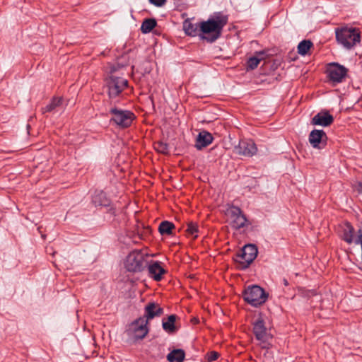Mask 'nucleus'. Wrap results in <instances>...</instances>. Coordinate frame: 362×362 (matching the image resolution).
Returning a JSON list of instances; mask_svg holds the SVG:
<instances>
[{
	"instance_id": "1",
	"label": "nucleus",
	"mask_w": 362,
	"mask_h": 362,
	"mask_svg": "<svg viewBox=\"0 0 362 362\" xmlns=\"http://www.w3.org/2000/svg\"><path fill=\"white\" fill-rule=\"evenodd\" d=\"M228 23V16L221 12L214 13L207 21L199 22L200 39L213 43L222 34L225 25Z\"/></svg>"
},
{
	"instance_id": "2",
	"label": "nucleus",
	"mask_w": 362,
	"mask_h": 362,
	"mask_svg": "<svg viewBox=\"0 0 362 362\" xmlns=\"http://www.w3.org/2000/svg\"><path fill=\"white\" fill-rule=\"evenodd\" d=\"M337 42L346 49H353L361 42V32L359 29L353 27H339L335 28Z\"/></svg>"
},
{
	"instance_id": "3",
	"label": "nucleus",
	"mask_w": 362,
	"mask_h": 362,
	"mask_svg": "<svg viewBox=\"0 0 362 362\" xmlns=\"http://www.w3.org/2000/svg\"><path fill=\"white\" fill-rule=\"evenodd\" d=\"M258 254L257 247L254 244L245 245L233 257L236 267L240 270H245L255 259Z\"/></svg>"
},
{
	"instance_id": "4",
	"label": "nucleus",
	"mask_w": 362,
	"mask_h": 362,
	"mask_svg": "<svg viewBox=\"0 0 362 362\" xmlns=\"http://www.w3.org/2000/svg\"><path fill=\"white\" fill-rule=\"evenodd\" d=\"M244 300L252 307L262 305L268 298V293L258 285H250L245 288L242 293Z\"/></svg>"
},
{
	"instance_id": "5",
	"label": "nucleus",
	"mask_w": 362,
	"mask_h": 362,
	"mask_svg": "<svg viewBox=\"0 0 362 362\" xmlns=\"http://www.w3.org/2000/svg\"><path fill=\"white\" fill-rule=\"evenodd\" d=\"M109 112L111 115L110 123L115 124L119 129L129 128L136 118L135 114L131 110L116 107H111Z\"/></svg>"
},
{
	"instance_id": "6",
	"label": "nucleus",
	"mask_w": 362,
	"mask_h": 362,
	"mask_svg": "<svg viewBox=\"0 0 362 362\" xmlns=\"http://www.w3.org/2000/svg\"><path fill=\"white\" fill-rule=\"evenodd\" d=\"M148 266V257L139 251H134L127 257L125 267L129 272H141Z\"/></svg>"
},
{
	"instance_id": "7",
	"label": "nucleus",
	"mask_w": 362,
	"mask_h": 362,
	"mask_svg": "<svg viewBox=\"0 0 362 362\" xmlns=\"http://www.w3.org/2000/svg\"><path fill=\"white\" fill-rule=\"evenodd\" d=\"M107 87L108 96L110 100H113L122 93L124 88L128 86V81L124 78L115 76H110L106 82Z\"/></svg>"
},
{
	"instance_id": "8",
	"label": "nucleus",
	"mask_w": 362,
	"mask_h": 362,
	"mask_svg": "<svg viewBox=\"0 0 362 362\" xmlns=\"http://www.w3.org/2000/svg\"><path fill=\"white\" fill-rule=\"evenodd\" d=\"M226 214L230 219V226L235 230H239L248 225V220L243 214L241 209L238 206L231 205L226 212Z\"/></svg>"
},
{
	"instance_id": "9",
	"label": "nucleus",
	"mask_w": 362,
	"mask_h": 362,
	"mask_svg": "<svg viewBox=\"0 0 362 362\" xmlns=\"http://www.w3.org/2000/svg\"><path fill=\"white\" fill-rule=\"evenodd\" d=\"M252 326L253 334L256 339L264 344L262 346L263 349H269V344L267 342L272 338V335L267 332L263 318L262 317H258L252 322Z\"/></svg>"
},
{
	"instance_id": "10",
	"label": "nucleus",
	"mask_w": 362,
	"mask_h": 362,
	"mask_svg": "<svg viewBox=\"0 0 362 362\" xmlns=\"http://www.w3.org/2000/svg\"><path fill=\"white\" fill-rule=\"evenodd\" d=\"M329 81L333 84L341 83L347 76L348 69L337 62L329 64L327 69Z\"/></svg>"
},
{
	"instance_id": "11",
	"label": "nucleus",
	"mask_w": 362,
	"mask_h": 362,
	"mask_svg": "<svg viewBox=\"0 0 362 362\" xmlns=\"http://www.w3.org/2000/svg\"><path fill=\"white\" fill-rule=\"evenodd\" d=\"M308 140L313 148L322 149L327 145V136L322 129H314L310 133Z\"/></svg>"
},
{
	"instance_id": "12",
	"label": "nucleus",
	"mask_w": 362,
	"mask_h": 362,
	"mask_svg": "<svg viewBox=\"0 0 362 362\" xmlns=\"http://www.w3.org/2000/svg\"><path fill=\"white\" fill-rule=\"evenodd\" d=\"M235 151L240 156L252 157L256 154L257 148L253 141L243 139L240 140L238 145L235 147Z\"/></svg>"
},
{
	"instance_id": "13",
	"label": "nucleus",
	"mask_w": 362,
	"mask_h": 362,
	"mask_svg": "<svg viewBox=\"0 0 362 362\" xmlns=\"http://www.w3.org/2000/svg\"><path fill=\"white\" fill-rule=\"evenodd\" d=\"M164 313V310L158 303L155 302H148L144 308V315L143 317L147 322L156 317L161 316Z\"/></svg>"
},
{
	"instance_id": "14",
	"label": "nucleus",
	"mask_w": 362,
	"mask_h": 362,
	"mask_svg": "<svg viewBox=\"0 0 362 362\" xmlns=\"http://www.w3.org/2000/svg\"><path fill=\"white\" fill-rule=\"evenodd\" d=\"M333 122L334 117L327 110H322L312 118L311 124L313 125L328 127L331 125Z\"/></svg>"
},
{
	"instance_id": "15",
	"label": "nucleus",
	"mask_w": 362,
	"mask_h": 362,
	"mask_svg": "<svg viewBox=\"0 0 362 362\" xmlns=\"http://www.w3.org/2000/svg\"><path fill=\"white\" fill-rule=\"evenodd\" d=\"M146 268L148 269L149 276L157 281H160L163 278V275L166 272L161 267L160 262L157 261L152 260L151 262H148Z\"/></svg>"
},
{
	"instance_id": "16",
	"label": "nucleus",
	"mask_w": 362,
	"mask_h": 362,
	"mask_svg": "<svg viewBox=\"0 0 362 362\" xmlns=\"http://www.w3.org/2000/svg\"><path fill=\"white\" fill-rule=\"evenodd\" d=\"M214 139V138L210 132L206 130H202L197 135L195 147L197 150H202L210 145L213 142Z\"/></svg>"
},
{
	"instance_id": "17",
	"label": "nucleus",
	"mask_w": 362,
	"mask_h": 362,
	"mask_svg": "<svg viewBox=\"0 0 362 362\" xmlns=\"http://www.w3.org/2000/svg\"><path fill=\"white\" fill-rule=\"evenodd\" d=\"M148 322L143 317H140L135 320L130 325V329L132 332H143L142 334L139 336V339H144L148 333V328L147 327Z\"/></svg>"
},
{
	"instance_id": "18",
	"label": "nucleus",
	"mask_w": 362,
	"mask_h": 362,
	"mask_svg": "<svg viewBox=\"0 0 362 362\" xmlns=\"http://www.w3.org/2000/svg\"><path fill=\"white\" fill-rule=\"evenodd\" d=\"M342 232L341 235V238L342 240L346 242L348 244H351L354 243V233L355 229L351 223L349 221H345L342 226Z\"/></svg>"
},
{
	"instance_id": "19",
	"label": "nucleus",
	"mask_w": 362,
	"mask_h": 362,
	"mask_svg": "<svg viewBox=\"0 0 362 362\" xmlns=\"http://www.w3.org/2000/svg\"><path fill=\"white\" fill-rule=\"evenodd\" d=\"M92 203L95 206H109L111 200L107 197L105 192L102 190H95L92 197Z\"/></svg>"
},
{
	"instance_id": "20",
	"label": "nucleus",
	"mask_w": 362,
	"mask_h": 362,
	"mask_svg": "<svg viewBox=\"0 0 362 362\" xmlns=\"http://www.w3.org/2000/svg\"><path fill=\"white\" fill-rule=\"evenodd\" d=\"M183 29L187 35L200 37L199 23L194 24L187 19L183 22Z\"/></svg>"
},
{
	"instance_id": "21",
	"label": "nucleus",
	"mask_w": 362,
	"mask_h": 362,
	"mask_svg": "<svg viewBox=\"0 0 362 362\" xmlns=\"http://www.w3.org/2000/svg\"><path fill=\"white\" fill-rule=\"evenodd\" d=\"M177 316L175 315H170L168 316L167 321L163 320L162 327L163 329L168 333L172 334L177 332V328L175 325Z\"/></svg>"
},
{
	"instance_id": "22",
	"label": "nucleus",
	"mask_w": 362,
	"mask_h": 362,
	"mask_svg": "<svg viewBox=\"0 0 362 362\" xmlns=\"http://www.w3.org/2000/svg\"><path fill=\"white\" fill-rule=\"evenodd\" d=\"M185 351L181 349H177L173 350L167 355V360L169 362H183V361L185 360Z\"/></svg>"
},
{
	"instance_id": "23",
	"label": "nucleus",
	"mask_w": 362,
	"mask_h": 362,
	"mask_svg": "<svg viewBox=\"0 0 362 362\" xmlns=\"http://www.w3.org/2000/svg\"><path fill=\"white\" fill-rule=\"evenodd\" d=\"M156 25L157 21L155 18H146L143 21L141 25V31L144 34L149 33Z\"/></svg>"
},
{
	"instance_id": "24",
	"label": "nucleus",
	"mask_w": 362,
	"mask_h": 362,
	"mask_svg": "<svg viewBox=\"0 0 362 362\" xmlns=\"http://www.w3.org/2000/svg\"><path fill=\"white\" fill-rule=\"evenodd\" d=\"M173 229H175L174 223L168 221H162L158 226V231L162 235H171Z\"/></svg>"
},
{
	"instance_id": "25",
	"label": "nucleus",
	"mask_w": 362,
	"mask_h": 362,
	"mask_svg": "<svg viewBox=\"0 0 362 362\" xmlns=\"http://www.w3.org/2000/svg\"><path fill=\"white\" fill-rule=\"evenodd\" d=\"M62 103V98L54 97L51 102L45 107L42 108V113L50 112L55 110L57 107L60 106Z\"/></svg>"
},
{
	"instance_id": "26",
	"label": "nucleus",
	"mask_w": 362,
	"mask_h": 362,
	"mask_svg": "<svg viewBox=\"0 0 362 362\" xmlns=\"http://www.w3.org/2000/svg\"><path fill=\"white\" fill-rule=\"evenodd\" d=\"M313 46V43L310 40H302L298 45V53L302 56H305L308 53Z\"/></svg>"
},
{
	"instance_id": "27",
	"label": "nucleus",
	"mask_w": 362,
	"mask_h": 362,
	"mask_svg": "<svg viewBox=\"0 0 362 362\" xmlns=\"http://www.w3.org/2000/svg\"><path fill=\"white\" fill-rule=\"evenodd\" d=\"M261 62V59L257 58L254 56L248 58L246 62V71H252L255 69Z\"/></svg>"
},
{
	"instance_id": "28",
	"label": "nucleus",
	"mask_w": 362,
	"mask_h": 362,
	"mask_svg": "<svg viewBox=\"0 0 362 362\" xmlns=\"http://www.w3.org/2000/svg\"><path fill=\"white\" fill-rule=\"evenodd\" d=\"M186 232L194 237V238H196L197 237V233H198V226L197 223L194 222H189L187 224V228L186 230Z\"/></svg>"
},
{
	"instance_id": "29",
	"label": "nucleus",
	"mask_w": 362,
	"mask_h": 362,
	"mask_svg": "<svg viewBox=\"0 0 362 362\" xmlns=\"http://www.w3.org/2000/svg\"><path fill=\"white\" fill-rule=\"evenodd\" d=\"M155 149L163 154L168 153V145L163 141H158L155 143Z\"/></svg>"
},
{
	"instance_id": "30",
	"label": "nucleus",
	"mask_w": 362,
	"mask_h": 362,
	"mask_svg": "<svg viewBox=\"0 0 362 362\" xmlns=\"http://www.w3.org/2000/svg\"><path fill=\"white\" fill-rule=\"evenodd\" d=\"M219 357V354L216 351H209L206 354V358L208 362H213L217 360Z\"/></svg>"
},
{
	"instance_id": "31",
	"label": "nucleus",
	"mask_w": 362,
	"mask_h": 362,
	"mask_svg": "<svg viewBox=\"0 0 362 362\" xmlns=\"http://www.w3.org/2000/svg\"><path fill=\"white\" fill-rule=\"evenodd\" d=\"M354 243L356 245L362 244V229L357 231V237L354 239Z\"/></svg>"
},
{
	"instance_id": "32",
	"label": "nucleus",
	"mask_w": 362,
	"mask_h": 362,
	"mask_svg": "<svg viewBox=\"0 0 362 362\" xmlns=\"http://www.w3.org/2000/svg\"><path fill=\"white\" fill-rule=\"evenodd\" d=\"M148 1L151 4H153L154 6H158V7H160V6H163L166 2V0H148Z\"/></svg>"
},
{
	"instance_id": "33",
	"label": "nucleus",
	"mask_w": 362,
	"mask_h": 362,
	"mask_svg": "<svg viewBox=\"0 0 362 362\" xmlns=\"http://www.w3.org/2000/svg\"><path fill=\"white\" fill-rule=\"evenodd\" d=\"M255 57L261 59V61L264 60L266 57V52L264 50L255 52Z\"/></svg>"
},
{
	"instance_id": "34",
	"label": "nucleus",
	"mask_w": 362,
	"mask_h": 362,
	"mask_svg": "<svg viewBox=\"0 0 362 362\" xmlns=\"http://www.w3.org/2000/svg\"><path fill=\"white\" fill-rule=\"evenodd\" d=\"M142 333H143V332H141V331L134 332V338H135L136 339H140L139 338V336L141 335V334H142Z\"/></svg>"
},
{
	"instance_id": "35",
	"label": "nucleus",
	"mask_w": 362,
	"mask_h": 362,
	"mask_svg": "<svg viewBox=\"0 0 362 362\" xmlns=\"http://www.w3.org/2000/svg\"><path fill=\"white\" fill-rule=\"evenodd\" d=\"M192 322L194 325L198 324L199 322V320L197 317H193L192 319Z\"/></svg>"
},
{
	"instance_id": "36",
	"label": "nucleus",
	"mask_w": 362,
	"mask_h": 362,
	"mask_svg": "<svg viewBox=\"0 0 362 362\" xmlns=\"http://www.w3.org/2000/svg\"><path fill=\"white\" fill-rule=\"evenodd\" d=\"M283 284H284V286H288V284H288V280H287L286 279H283Z\"/></svg>"
}]
</instances>
